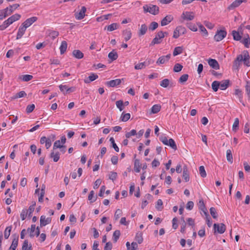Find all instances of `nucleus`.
Listing matches in <instances>:
<instances>
[{"label": "nucleus", "instance_id": "3c124183", "mask_svg": "<svg viewBox=\"0 0 250 250\" xmlns=\"http://www.w3.org/2000/svg\"><path fill=\"white\" fill-rule=\"evenodd\" d=\"M239 119L238 118H235L233 124L232 125V130L236 132L239 128Z\"/></svg>", "mask_w": 250, "mask_h": 250}, {"label": "nucleus", "instance_id": "6ab92c4d", "mask_svg": "<svg viewBox=\"0 0 250 250\" xmlns=\"http://www.w3.org/2000/svg\"><path fill=\"white\" fill-rule=\"evenodd\" d=\"M123 35L124 36V40L125 42L129 40L132 36V33L129 29H125L123 31Z\"/></svg>", "mask_w": 250, "mask_h": 250}, {"label": "nucleus", "instance_id": "f8f14e48", "mask_svg": "<svg viewBox=\"0 0 250 250\" xmlns=\"http://www.w3.org/2000/svg\"><path fill=\"white\" fill-rule=\"evenodd\" d=\"M86 11V7L85 6H83L80 11L78 13H76L75 14L76 19L79 20L83 19L85 17V13Z\"/></svg>", "mask_w": 250, "mask_h": 250}, {"label": "nucleus", "instance_id": "72a5a7b5", "mask_svg": "<svg viewBox=\"0 0 250 250\" xmlns=\"http://www.w3.org/2000/svg\"><path fill=\"white\" fill-rule=\"evenodd\" d=\"M197 25H198L200 31L202 33L203 36H207L208 35V32L205 27L200 22H198Z\"/></svg>", "mask_w": 250, "mask_h": 250}, {"label": "nucleus", "instance_id": "2eb2a0df", "mask_svg": "<svg viewBox=\"0 0 250 250\" xmlns=\"http://www.w3.org/2000/svg\"><path fill=\"white\" fill-rule=\"evenodd\" d=\"M51 222V218L45 217V216L42 215L40 218V226L41 227L45 226L46 225L50 224Z\"/></svg>", "mask_w": 250, "mask_h": 250}, {"label": "nucleus", "instance_id": "052dcab7", "mask_svg": "<svg viewBox=\"0 0 250 250\" xmlns=\"http://www.w3.org/2000/svg\"><path fill=\"white\" fill-rule=\"evenodd\" d=\"M199 172L202 177L204 178L206 177L207 173L204 166H201L199 167Z\"/></svg>", "mask_w": 250, "mask_h": 250}, {"label": "nucleus", "instance_id": "37998d69", "mask_svg": "<svg viewBox=\"0 0 250 250\" xmlns=\"http://www.w3.org/2000/svg\"><path fill=\"white\" fill-rule=\"evenodd\" d=\"M187 26L191 31L196 32L197 31V28L195 24L192 22H187L186 23Z\"/></svg>", "mask_w": 250, "mask_h": 250}, {"label": "nucleus", "instance_id": "f257e3e1", "mask_svg": "<svg viewBox=\"0 0 250 250\" xmlns=\"http://www.w3.org/2000/svg\"><path fill=\"white\" fill-rule=\"evenodd\" d=\"M20 6L19 4H14L12 5H10L9 7L0 10V21L3 20L7 16L11 15L13 12V7L14 9H16Z\"/></svg>", "mask_w": 250, "mask_h": 250}, {"label": "nucleus", "instance_id": "4c0bfd02", "mask_svg": "<svg viewBox=\"0 0 250 250\" xmlns=\"http://www.w3.org/2000/svg\"><path fill=\"white\" fill-rule=\"evenodd\" d=\"M135 240L139 243L141 244L143 241V234L141 232H137L135 236Z\"/></svg>", "mask_w": 250, "mask_h": 250}, {"label": "nucleus", "instance_id": "a878e982", "mask_svg": "<svg viewBox=\"0 0 250 250\" xmlns=\"http://www.w3.org/2000/svg\"><path fill=\"white\" fill-rule=\"evenodd\" d=\"M98 78V76L97 74L92 73L88 78L84 79V82L86 83H88L95 80Z\"/></svg>", "mask_w": 250, "mask_h": 250}, {"label": "nucleus", "instance_id": "79ce46f5", "mask_svg": "<svg viewBox=\"0 0 250 250\" xmlns=\"http://www.w3.org/2000/svg\"><path fill=\"white\" fill-rule=\"evenodd\" d=\"M183 52V47L181 46L176 47L173 52V55L176 56L179 54H180Z\"/></svg>", "mask_w": 250, "mask_h": 250}, {"label": "nucleus", "instance_id": "4468645a", "mask_svg": "<svg viewBox=\"0 0 250 250\" xmlns=\"http://www.w3.org/2000/svg\"><path fill=\"white\" fill-rule=\"evenodd\" d=\"M246 1V0H235L228 6V9L229 10L233 9L238 7L242 2Z\"/></svg>", "mask_w": 250, "mask_h": 250}, {"label": "nucleus", "instance_id": "774afa93", "mask_svg": "<svg viewBox=\"0 0 250 250\" xmlns=\"http://www.w3.org/2000/svg\"><path fill=\"white\" fill-rule=\"evenodd\" d=\"M22 80L24 82H28L32 80L33 78L32 75L26 74L22 76Z\"/></svg>", "mask_w": 250, "mask_h": 250}, {"label": "nucleus", "instance_id": "680f3d73", "mask_svg": "<svg viewBox=\"0 0 250 250\" xmlns=\"http://www.w3.org/2000/svg\"><path fill=\"white\" fill-rule=\"evenodd\" d=\"M183 65L180 63H176L173 67V71L175 72H180L183 68Z\"/></svg>", "mask_w": 250, "mask_h": 250}, {"label": "nucleus", "instance_id": "864d4df0", "mask_svg": "<svg viewBox=\"0 0 250 250\" xmlns=\"http://www.w3.org/2000/svg\"><path fill=\"white\" fill-rule=\"evenodd\" d=\"M245 46L247 48L249 47V44H250V38L249 35L248 34L247 37H245L242 41Z\"/></svg>", "mask_w": 250, "mask_h": 250}, {"label": "nucleus", "instance_id": "e433bc0d", "mask_svg": "<svg viewBox=\"0 0 250 250\" xmlns=\"http://www.w3.org/2000/svg\"><path fill=\"white\" fill-rule=\"evenodd\" d=\"M11 229H12L11 226L7 227L6 228V229L4 231V237L5 239H7L9 238V237L10 235Z\"/></svg>", "mask_w": 250, "mask_h": 250}, {"label": "nucleus", "instance_id": "6e6552de", "mask_svg": "<svg viewBox=\"0 0 250 250\" xmlns=\"http://www.w3.org/2000/svg\"><path fill=\"white\" fill-rule=\"evenodd\" d=\"M243 55V60L244 62V64L247 66H250V57L249 55V52L247 50H244L242 52Z\"/></svg>", "mask_w": 250, "mask_h": 250}, {"label": "nucleus", "instance_id": "bb28decb", "mask_svg": "<svg viewBox=\"0 0 250 250\" xmlns=\"http://www.w3.org/2000/svg\"><path fill=\"white\" fill-rule=\"evenodd\" d=\"M198 205H199V208L200 210H201L202 211H203L204 212V214H205V212L208 213L207 209L206 208V206L205 205V203H204V200L203 199H201L199 200Z\"/></svg>", "mask_w": 250, "mask_h": 250}, {"label": "nucleus", "instance_id": "c03bdc74", "mask_svg": "<svg viewBox=\"0 0 250 250\" xmlns=\"http://www.w3.org/2000/svg\"><path fill=\"white\" fill-rule=\"evenodd\" d=\"M227 159L228 162L231 164L233 162V157L232 152L230 149H228L227 150Z\"/></svg>", "mask_w": 250, "mask_h": 250}, {"label": "nucleus", "instance_id": "39448f33", "mask_svg": "<svg viewBox=\"0 0 250 250\" xmlns=\"http://www.w3.org/2000/svg\"><path fill=\"white\" fill-rule=\"evenodd\" d=\"M227 32L225 30H217L214 36V39L216 42L222 41L227 35Z\"/></svg>", "mask_w": 250, "mask_h": 250}, {"label": "nucleus", "instance_id": "8fccbe9b", "mask_svg": "<svg viewBox=\"0 0 250 250\" xmlns=\"http://www.w3.org/2000/svg\"><path fill=\"white\" fill-rule=\"evenodd\" d=\"M11 24L8 19L5 21L3 23L0 25V30H3L5 29L8 26H9Z\"/></svg>", "mask_w": 250, "mask_h": 250}, {"label": "nucleus", "instance_id": "20e7f679", "mask_svg": "<svg viewBox=\"0 0 250 250\" xmlns=\"http://www.w3.org/2000/svg\"><path fill=\"white\" fill-rule=\"evenodd\" d=\"M164 38V34L163 31H159L155 36V37L153 39L150 46H153L155 44H160L162 42V39Z\"/></svg>", "mask_w": 250, "mask_h": 250}, {"label": "nucleus", "instance_id": "c756f323", "mask_svg": "<svg viewBox=\"0 0 250 250\" xmlns=\"http://www.w3.org/2000/svg\"><path fill=\"white\" fill-rule=\"evenodd\" d=\"M119 27V25L117 23H113L108 26H105V29H106L108 31H112Z\"/></svg>", "mask_w": 250, "mask_h": 250}, {"label": "nucleus", "instance_id": "423d86ee", "mask_svg": "<svg viewBox=\"0 0 250 250\" xmlns=\"http://www.w3.org/2000/svg\"><path fill=\"white\" fill-rule=\"evenodd\" d=\"M194 13L193 12H184L181 15V18L187 21H192L194 19Z\"/></svg>", "mask_w": 250, "mask_h": 250}, {"label": "nucleus", "instance_id": "4be33fe9", "mask_svg": "<svg viewBox=\"0 0 250 250\" xmlns=\"http://www.w3.org/2000/svg\"><path fill=\"white\" fill-rule=\"evenodd\" d=\"M72 55L74 57L78 59H82L83 57V53L80 50H74L72 52Z\"/></svg>", "mask_w": 250, "mask_h": 250}, {"label": "nucleus", "instance_id": "a18cd8bd", "mask_svg": "<svg viewBox=\"0 0 250 250\" xmlns=\"http://www.w3.org/2000/svg\"><path fill=\"white\" fill-rule=\"evenodd\" d=\"M130 118V114L129 113L124 114V112H123L121 116V120L122 121L125 122L127 121Z\"/></svg>", "mask_w": 250, "mask_h": 250}, {"label": "nucleus", "instance_id": "a211bd4d", "mask_svg": "<svg viewBox=\"0 0 250 250\" xmlns=\"http://www.w3.org/2000/svg\"><path fill=\"white\" fill-rule=\"evenodd\" d=\"M60 153L59 151L55 152L53 150L50 154V157L53 159L54 162H57L60 159Z\"/></svg>", "mask_w": 250, "mask_h": 250}, {"label": "nucleus", "instance_id": "4d7b16f0", "mask_svg": "<svg viewBox=\"0 0 250 250\" xmlns=\"http://www.w3.org/2000/svg\"><path fill=\"white\" fill-rule=\"evenodd\" d=\"M64 148V146L60 145V141L57 140L55 141L53 145V150L56 148Z\"/></svg>", "mask_w": 250, "mask_h": 250}, {"label": "nucleus", "instance_id": "e2e57ef3", "mask_svg": "<svg viewBox=\"0 0 250 250\" xmlns=\"http://www.w3.org/2000/svg\"><path fill=\"white\" fill-rule=\"evenodd\" d=\"M122 214V211L120 209H117L114 214V219L115 220L117 221L120 217L121 216Z\"/></svg>", "mask_w": 250, "mask_h": 250}, {"label": "nucleus", "instance_id": "6e6d98bb", "mask_svg": "<svg viewBox=\"0 0 250 250\" xmlns=\"http://www.w3.org/2000/svg\"><path fill=\"white\" fill-rule=\"evenodd\" d=\"M209 211H210V213L211 215L212 216V217L213 218L216 219L217 218L218 214H217V213L216 212V209L215 208H213V207L210 208L209 209Z\"/></svg>", "mask_w": 250, "mask_h": 250}, {"label": "nucleus", "instance_id": "412c9836", "mask_svg": "<svg viewBox=\"0 0 250 250\" xmlns=\"http://www.w3.org/2000/svg\"><path fill=\"white\" fill-rule=\"evenodd\" d=\"M59 88L62 92H63V88H65L66 90V94L67 93H71L73 92L75 90V87H68L66 85H62L61 84L59 85Z\"/></svg>", "mask_w": 250, "mask_h": 250}, {"label": "nucleus", "instance_id": "9b49d317", "mask_svg": "<svg viewBox=\"0 0 250 250\" xmlns=\"http://www.w3.org/2000/svg\"><path fill=\"white\" fill-rule=\"evenodd\" d=\"M170 54H168L166 56H162L159 58V59L156 62V63L158 64H164L169 61V60L170 58Z\"/></svg>", "mask_w": 250, "mask_h": 250}, {"label": "nucleus", "instance_id": "473e14b6", "mask_svg": "<svg viewBox=\"0 0 250 250\" xmlns=\"http://www.w3.org/2000/svg\"><path fill=\"white\" fill-rule=\"evenodd\" d=\"M67 47V43L65 41H62L60 47L61 54H63L66 51Z\"/></svg>", "mask_w": 250, "mask_h": 250}, {"label": "nucleus", "instance_id": "0e129e2a", "mask_svg": "<svg viewBox=\"0 0 250 250\" xmlns=\"http://www.w3.org/2000/svg\"><path fill=\"white\" fill-rule=\"evenodd\" d=\"M109 141L111 142V143L112 144V147L114 148V149H115V150L116 151V152H119V147H118V146H117V145L116 144V143H115V141H114V139L113 137H111L109 139Z\"/></svg>", "mask_w": 250, "mask_h": 250}, {"label": "nucleus", "instance_id": "338daca9", "mask_svg": "<svg viewBox=\"0 0 250 250\" xmlns=\"http://www.w3.org/2000/svg\"><path fill=\"white\" fill-rule=\"evenodd\" d=\"M137 135L136 130L135 129L131 130L130 132H128L125 133V136L126 138H129L132 136Z\"/></svg>", "mask_w": 250, "mask_h": 250}, {"label": "nucleus", "instance_id": "a19ab883", "mask_svg": "<svg viewBox=\"0 0 250 250\" xmlns=\"http://www.w3.org/2000/svg\"><path fill=\"white\" fill-rule=\"evenodd\" d=\"M36 230V225H32L30 228H28L27 230L28 232H29V236L31 238H33L35 235L34 234V232Z\"/></svg>", "mask_w": 250, "mask_h": 250}, {"label": "nucleus", "instance_id": "de8ad7c7", "mask_svg": "<svg viewBox=\"0 0 250 250\" xmlns=\"http://www.w3.org/2000/svg\"><path fill=\"white\" fill-rule=\"evenodd\" d=\"M121 235V232L119 230H115L113 234V240L114 242H116Z\"/></svg>", "mask_w": 250, "mask_h": 250}, {"label": "nucleus", "instance_id": "1a4fd4ad", "mask_svg": "<svg viewBox=\"0 0 250 250\" xmlns=\"http://www.w3.org/2000/svg\"><path fill=\"white\" fill-rule=\"evenodd\" d=\"M38 18L36 17H32L26 20L22 24L26 28L31 25L34 22L36 21Z\"/></svg>", "mask_w": 250, "mask_h": 250}, {"label": "nucleus", "instance_id": "f3484780", "mask_svg": "<svg viewBox=\"0 0 250 250\" xmlns=\"http://www.w3.org/2000/svg\"><path fill=\"white\" fill-rule=\"evenodd\" d=\"M26 29V28L21 24V26L19 27L17 33L16 38L17 40H19L22 37L25 32Z\"/></svg>", "mask_w": 250, "mask_h": 250}, {"label": "nucleus", "instance_id": "5fc2aeb1", "mask_svg": "<svg viewBox=\"0 0 250 250\" xmlns=\"http://www.w3.org/2000/svg\"><path fill=\"white\" fill-rule=\"evenodd\" d=\"M155 208L158 210H161L163 208V201L161 199L157 200Z\"/></svg>", "mask_w": 250, "mask_h": 250}, {"label": "nucleus", "instance_id": "c9c22d12", "mask_svg": "<svg viewBox=\"0 0 250 250\" xmlns=\"http://www.w3.org/2000/svg\"><path fill=\"white\" fill-rule=\"evenodd\" d=\"M167 143H168V144L167 145V146H169L170 147H171L172 149H173L175 150L177 149V147L176 145V143L173 139H172V138L169 139L168 140V141Z\"/></svg>", "mask_w": 250, "mask_h": 250}, {"label": "nucleus", "instance_id": "ddd939ff", "mask_svg": "<svg viewBox=\"0 0 250 250\" xmlns=\"http://www.w3.org/2000/svg\"><path fill=\"white\" fill-rule=\"evenodd\" d=\"M173 20V17L171 15H168L166 16L164 18H163L161 21V26H165L167 25L169 23H170Z\"/></svg>", "mask_w": 250, "mask_h": 250}, {"label": "nucleus", "instance_id": "f03ea898", "mask_svg": "<svg viewBox=\"0 0 250 250\" xmlns=\"http://www.w3.org/2000/svg\"><path fill=\"white\" fill-rule=\"evenodd\" d=\"M143 9L145 12H149L154 15H157L159 12V7L155 5L146 4L143 6Z\"/></svg>", "mask_w": 250, "mask_h": 250}, {"label": "nucleus", "instance_id": "c85d7f7f", "mask_svg": "<svg viewBox=\"0 0 250 250\" xmlns=\"http://www.w3.org/2000/svg\"><path fill=\"white\" fill-rule=\"evenodd\" d=\"M147 30V26L145 24H143L141 26L138 32L139 36H141L145 35Z\"/></svg>", "mask_w": 250, "mask_h": 250}, {"label": "nucleus", "instance_id": "13d9d810", "mask_svg": "<svg viewBox=\"0 0 250 250\" xmlns=\"http://www.w3.org/2000/svg\"><path fill=\"white\" fill-rule=\"evenodd\" d=\"M188 78V75L185 74L182 75L179 79V82L180 83H184L186 82Z\"/></svg>", "mask_w": 250, "mask_h": 250}, {"label": "nucleus", "instance_id": "9d476101", "mask_svg": "<svg viewBox=\"0 0 250 250\" xmlns=\"http://www.w3.org/2000/svg\"><path fill=\"white\" fill-rule=\"evenodd\" d=\"M122 79H117L115 80H111L110 81L106 82L105 84L108 87H113L115 86L119 85L121 84Z\"/></svg>", "mask_w": 250, "mask_h": 250}, {"label": "nucleus", "instance_id": "2f4dec72", "mask_svg": "<svg viewBox=\"0 0 250 250\" xmlns=\"http://www.w3.org/2000/svg\"><path fill=\"white\" fill-rule=\"evenodd\" d=\"M142 165L140 163L138 159H135L134 161V170L136 172H139L140 171Z\"/></svg>", "mask_w": 250, "mask_h": 250}, {"label": "nucleus", "instance_id": "69168bd1", "mask_svg": "<svg viewBox=\"0 0 250 250\" xmlns=\"http://www.w3.org/2000/svg\"><path fill=\"white\" fill-rule=\"evenodd\" d=\"M116 105L117 107L119 108L120 111H121L123 110L124 103H123V101L119 100V101H116Z\"/></svg>", "mask_w": 250, "mask_h": 250}, {"label": "nucleus", "instance_id": "0eeeda50", "mask_svg": "<svg viewBox=\"0 0 250 250\" xmlns=\"http://www.w3.org/2000/svg\"><path fill=\"white\" fill-rule=\"evenodd\" d=\"M13 238L11 246L8 250H15L18 245L19 235L15 233L12 235Z\"/></svg>", "mask_w": 250, "mask_h": 250}, {"label": "nucleus", "instance_id": "49530a36", "mask_svg": "<svg viewBox=\"0 0 250 250\" xmlns=\"http://www.w3.org/2000/svg\"><path fill=\"white\" fill-rule=\"evenodd\" d=\"M94 191L91 190L88 196V199L90 201L91 203H94L97 199V197H94Z\"/></svg>", "mask_w": 250, "mask_h": 250}, {"label": "nucleus", "instance_id": "cd10ccee", "mask_svg": "<svg viewBox=\"0 0 250 250\" xmlns=\"http://www.w3.org/2000/svg\"><path fill=\"white\" fill-rule=\"evenodd\" d=\"M243 60V55L240 54L237 56V58L234 61V66L238 68L240 65V63Z\"/></svg>", "mask_w": 250, "mask_h": 250}, {"label": "nucleus", "instance_id": "09e8293b", "mask_svg": "<svg viewBox=\"0 0 250 250\" xmlns=\"http://www.w3.org/2000/svg\"><path fill=\"white\" fill-rule=\"evenodd\" d=\"M176 31L179 34H185L187 32L186 28L182 26H178L176 27Z\"/></svg>", "mask_w": 250, "mask_h": 250}, {"label": "nucleus", "instance_id": "bf43d9fd", "mask_svg": "<svg viewBox=\"0 0 250 250\" xmlns=\"http://www.w3.org/2000/svg\"><path fill=\"white\" fill-rule=\"evenodd\" d=\"M169 84V80L167 79H165L160 83V85L163 87H167Z\"/></svg>", "mask_w": 250, "mask_h": 250}, {"label": "nucleus", "instance_id": "603ef678", "mask_svg": "<svg viewBox=\"0 0 250 250\" xmlns=\"http://www.w3.org/2000/svg\"><path fill=\"white\" fill-rule=\"evenodd\" d=\"M28 240H25L23 243L22 250H32V246L30 245L29 247L28 248Z\"/></svg>", "mask_w": 250, "mask_h": 250}, {"label": "nucleus", "instance_id": "f704fd0d", "mask_svg": "<svg viewBox=\"0 0 250 250\" xmlns=\"http://www.w3.org/2000/svg\"><path fill=\"white\" fill-rule=\"evenodd\" d=\"M161 108V106L160 104H154L152 106L151 109V113L156 114L159 112Z\"/></svg>", "mask_w": 250, "mask_h": 250}, {"label": "nucleus", "instance_id": "7c9ffc66", "mask_svg": "<svg viewBox=\"0 0 250 250\" xmlns=\"http://www.w3.org/2000/svg\"><path fill=\"white\" fill-rule=\"evenodd\" d=\"M21 15L19 14H16L9 17L8 19L9 21L11 24H12L14 22L19 20L21 18Z\"/></svg>", "mask_w": 250, "mask_h": 250}, {"label": "nucleus", "instance_id": "58836bf2", "mask_svg": "<svg viewBox=\"0 0 250 250\" xmlns=\"http://www.w3.org/2000/svg\"><path fill=\"white\" fill-rule=\"evenodd\" d=\"M219 86H220V82H219V81H215L213 82L211 84L212 89L214 92H216L218 91V90L219 88Z\"/></svg>", "mask_w": 250, "mask_h": 250}, {"label": "nucleus", "instance_id": "7ed1b4c3", "mask_svg": "<svg viewBox=\"0 0 250 250\" xmlns=\"http://www.w3.org/2000/svg\"><path fill=\"white\" fill-rule=\"evenodd\" d=\"M214 233L217 232L220 234L223 233L226 229V226L223 223L214 224L213 225Z\"/></svg>", "mask_w": 250, "mask_h": 250}, {"label": "nucleus", "instance_id": "aec40b11", "mask_svg": "<svg viewBox=\"0 0 250 250\" xmlns=\"http://www.w3.org/2000/svg\"><path fill=\"white\" fill-rule=\"evenodd\" d=\"M183 178L186 182H188L189 180V172L187 166L183 167Z\"/></svg>", "mask_w": 250, "mask_h": 250}, {"label": "nucleus", "instance_id": "393cba45", "mask_svg": "<svg viewBox=\"0 0 250 250\" xmlns=\"http://www.w3.org/2000/svg\"><path fill=\"white\" fill-rule=\"evenodd\" d=\"M229 80H226L220 82V87L221 90H225L226 89L229 85Z\"/></svg>", "mask_w": 250, "mask_h": 250}, {"label": "nucleus", "instance_id": "ea45409f", "mask_svg": "<svg viewBox=\"0 0 250 250\" xmlns=\"http://www.w3.org/2000/svg\"><path fill=\"white\" fill-rule=\"evenodd\" d=\"M232 35L234 40L238 41L241 39V36L240 35L238 32H237L235 30L232 31Z\"/></svg>", "mask_w": 250, "mask_h": 250}, {"label": "nucleus", "instance_id": "dca6fc26", "mask_svg": "<svg viewBox=\"0 0 250 250\" xmlns=\"http://www.w3.org/2000/svg\"><path fill=\"white\" fill-rule=\"evenodd\" d=\"M208 63L210 67L214 69L217 70L220 68L218 62L215 59H209L208 60Z\"/></svg>", "mask_w": 250, "mask_h": 250}, {"label": "nucleus", "instance_id": "b1692460", "mask_svg": "<svg viewBox=\"0 0 250 250\" xmlns=\"http://www.w3.org/2000/svg\"><path fill=\"white\" fill-rule=\"evenodd\" d=\"M108 57L111 60V61L112 62L117 59L118 55L115 50H113L111 52L109 53Z\"/></svg>", "mask_w": 250, "mask_h": 250}, {"label": "nucleus", "instance_id": "5701e85b", "mask_svg": "<svg viewBox=\"0 0 250 250\" xmlns=\"http://www.w3.org/2000/svg\"><path fill=\"white\" fill-rule=\"evenodd\" d=\"M47 33L52 40H54L59 35V33L57 31L48 30Z\"/></svg>", "mask_w": 250, "mask_h": 250}]
</instances>
